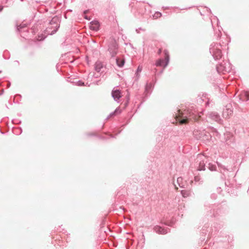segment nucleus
Returning a JSON list of instances; mask_svg holds the SVG:
<instances>
[{
  "label": "nucleus",
  "mask_w": 249,
  "mask_h": 249,
  "mask_svg": "<svg viewBox=\"0 0 249 249\" xmlns=\"http://www.w3.org/2000/svg\"><path fill=\"white\" fill-rule=\"evenodd\" d=\"M202 114V111H199L195 106H192L183 111L178 109L175 115V119L180 124H183L188 123L189 120H194L195 121H197Z\"/></svg>",
  "instance_id": "f257e3e1"
},
{
  "label": "nucleus",
  "mask_w": 249,
  "mask_h": 249,
  "mask_svg": "<svg viewBox=\"0 0 249 249\" xmlns=\"http://www.w3.org/2000/svg\"><path fill=\"white\" fill-rule=\"evenodd\" d=\"M208 130L206 129L195 130L193 132V135L194 137L198 140H201L206 142H210L212 137L210 131L211 130L213 133H217V132L216 130L213 128H208Z\"/></svg>",
  "instance_id": "f03ea898"
},
{
  "label": "nucleus",
  "mask_w": 249,
  "mask_h": 249,
  "mask_svg": "<svg viewBox=\"0 0 249 249\" xmlns=\"http://www.w3.org/2000/svg\"><path fill=\"white\" fill-rule=\"evenodd\" d=\"M227 45H222L220 43H213L210 47V53L215 60H219L222 57V51L226 48Z\"/></svg>",
  "instance_id": "7ed1b4c3"
},
{
  "label": "nucleus",
  "mask_w": 249,
  "mask_h": 249,
  "mask_svg": "<svg viewBox=\"0 0 249 249\" xmlns=\"http://www.w3.org/2000/svg\"><path fill=\"white\" fill-rule=\"evenodd\" d=\"M216 69L219 74H225L231 71V66L229 61L223 60L222 62L217 65Z\"/></svg>",
  "instance_id": "20e7f679"
},
{
  "label": "nucleus",
  "mask_w": 249,
  "mask_h": 249,
  "mask_svg": "<svg viewBox=\"0 0 249 249\" xmlns=\"http://www.w3.org/2000/svg\"><path fill=\"white\" fill-rule=\"evenodd\" d=\"M50 24L51 25L50 27H49L47 28V31H48L49 29H53L51 32L50 35H53L54 34L58 28H59V18L57 16H55L52 18L51 21H50Z\"/></svg>",
  "instance_id": "39448f33"
},
{
  "label": "nucleus",
  "mask_w": 249,
  "mask_h": 249,
  "mask_svg": "<svg viewBox=\"0 0 249 249\" xmlns=\"http://www.w3.org/2000/svg\"><path fill=\"white\" fill-rule=\"evenodd\" d=\"M207 158L203 154H198L196 158V163L198 164L197 170L204 171L205 170L206 164L207 163Z\"/></svg>",
  "instance_id": "423d86ee"
},
{
  "label": "nucleus",
  "mask_w": 249,
  "mask_h": 249,
  "mask_svg": "<svg viewBox=\"0 0 249 249\" xmlns=\"http://www.w3.org/2000/svg\"><path fill=\"white\" fill-rule=\"evenodd\" d=\"M164 53L165 55L164 59L160 58L157 60L155 64L156 66L165 68L168 65L169 62V54L166 50L164 51Z\"/></svg>",
  "instance_id": "0eeeda50"
},
{
  "label": "nucleus",
  "mask_w": 249,
  "mask_h": 249,
  "mask_svg": "<svg viewBox=\"0 0 249 249\" xmlns=\"http://www.w3.org/2000/svg\"><path fill=\"white\" fill-rule=\"evenodd\" d=\"M118 46L115 40H112L109 42L108 48V51L111 56L114 57L117 54Z\"/></svg>",
  "instance_id": "6e6552de"
},
{
  "label": "nucleus",
  "mask_w": 249,
  "mask_h": 249,
  "mask_svg": "<svg viewBox=\"0 0 249 249\" xmlns=\"http://www.w3.org/2000/svg\"><path fill=\"white\" fill-rule=\"evenodd\" d=\"M218 228L217 227H216L215 225L209 227V226L207 224L205 225L203 227L201 231V234L202 235L205 236L207 233H208V236H209L210 234H212L213 232H216Z\"/></svg>",
  "instance_id": "1a4fd4ad"
},
{
  "label": "nucleus",
  "mask_w": 249,
  "mask_h": 249,
  "mask_svg": "<svg viewBox=\"0 0 249 249\" xmlns=\"http://www.w3.org/2000/svg\"><path fill=\"white\" fill-rule=\"evenodd\" d=\"M17 30L22 37L25 38L28 36L27 34L28 33V30L26 24L21 23L19 25H18L17 26Z\"/></svg>",
  "instance_id": "9d476101"
},
{
  "label": "nucleus",
  "mask_w": 249,
  "mask_h": 249,
  "mask_svg": "<svg viewBox=\"0 0 249 249\" xmlns=\"http://www.w3.org/2000/svg\"><path fill=\"white\" fill-rule=\"evenodd\" d=\"M238 96L240 103L249 101V91H242Z\"/></svg>",
  "instance_id": "9b49d317"
},
{
  "label": "nucleus",
  "mask_w": 249,
  "mask_h": 249,
  "mask_svg": "<svg viewBox=\"0 0 249 249\" xmlns=\"http://www.w3.org/2000/svg\"><path fill=\"white\" fill-rule=\"evenodd\" d=\"M207 117L209 119H212L218 123H221V120L219 115L215 112H211L207 114Z\"/></svg>",
  "instance_id": "f8f14e48"
},
{
  "label": "nucleus",
  "mask_w": 249,
  "mask_h": 249,
  "mask_svg": "<svg viewBox=\"0 0 249 249\" xmlns=\"http://www.w3.org/2000/svg\"><path fill=\"white\" fill-rule=\"evenodd\" d=\"M154 231L159 233L161 234H164L169 231V229L167 228H164L160 226H156L154 228Z\"/></svg>",
  "instance_id": "ddd939ff"
},
{
  "label": "nucleus",
  "mask_w": 249,
  "mask_h": 249,
  "mask_svg": "<svg viewBox=\"0 0 249 249\" xmlns=\"http://www.w3.org/2000/svg\"><path fill=\"white\" fill-rule=\"evenodd\" d=\"M231 105H227L223 111V117L227 118L232 113V110L231 108Z\"/></svg>",
  "instance_id": "4468645a"
},
{
  "label": "nucleus",
  "mask_w": 249,
  "mask_h": 249,
  "mask_svg": "<svg viewBox=\"0 0 249 249\" xmlns=\"http://www.w3.org/2000/svg\"><path fill=\"white\" fill-rule=\"evenodd\" d=\"M225 142L228 146H231L234 143V138L233 135L227 134L225 136Z\"/></svg>",
  "instance_id": "2eb2a0df"
},
{
  "label": "nucleus",
  "mask_w": 249,
  "mask_h": 249,
  "mask_svg": "<svg viewBox=\"0 0 249 249\" xmlns=\"http://www.w3.org/2000/svg\"><path fill=\"white\" fill-rule=\"evenodd\" d=\"M111 95L114 100L118 102L122 96L121 91L119 89H113L112 91Z\"/></svg>",
  "instance_id": "dca6fc26"
},
{
  "label": "nucleus",
  "mask_w": 249,
  "mask_h": 249,
  "mask_svg": "<svg viewBox=\"0 0 249 249\" xmlns=\"http://www.w3.org/2000/svg\"><path fill=\"white\" fill-rule=\"evenodd\" d=\"M197 102L198 104H201L202 106H203L202 105V103H204V105L206 107L209 106V100L206 96L198 97V98L197 99Z\"/></svg>",
  "instance_id": "f3484780"
},
{
  "label": "nucleus",
  "mask_w": 249,
  "mask_h": 249,
  "mask_svg": "<svg viewBox=\"0 0 249 249\" xmlns=\"http://www.w3.org/2000/svg\"><path fill=\"white\" fill-rule=\"evenodd\" d=\"M89 28L90 30L97 31L99 30L100 28V23L97 20H93L90 22V25L89 26Z\"/></svg>",
  "instance_id": "a211bd4d"
},
{
  "label": "nucleus",
  "mask_w": 249,
  "mask_h": 249,
  "mask_svg": "<svg viewBox=\"0 0 249 249\" xmlns=\"http://www.w3.org/2000/svg\"><path fill=\"white\" fill-rule=\"evenodd\" d=\"M213 206H211L206 208V210L208 213L207 214L208 215H210L211 217H215L216 216L217 213H215V209L213 208Z\"/></svg>",
  "instance_id": "6ab92c4d"
},
{
  "label": "nucleus",
  "mask_w": 249,
  "mask_h": 249,
  "mask_svg": "<svg viewBox=\"0 0 249 249\" xmlns=\"http://www.w3.org/2000/svg\"><path fill=\"white\" fill-rule=\"evenodd\" d=\"M217 165L219 168V170L220 172L223 174L224 176V178H226V174L228 173V169H227L226 167L224 165H222L221 164L217 162Z\"/></svg>",
  "instance_id": "aec40b11"
},
{
  "label": "nucleus",
  "mask_w": 249,
  "mask_h": 249,
  "mask_svg": "<svg viewBox=\"0 0 249 249\" xmlns=\"http://www.w3.org/2000/svg\"><path fill=\"white\" fill-rule=\"evenodd\" d=\"M214 19H215L217 20V26H218L219 20L216 17H214L213 19H211V23H212V26H213V20H214ZM218 31L214 34V36L216 37L217 39L219 38L221 35V30L219 29V27H218Z\"/></svg>",
  "instance_id": "412c9836"
},
{
  "label": "nucleus",
  "mask_w": 249,
  "mask_h": 249,
  "mask_svg": "<svg viewBox=\"0 0 249 249\" xmlns=\"http://www.w3.org/2000/svg\"><path fill=\"white\" fill-rule=\"evenodd\" d=\"M142 70V65H139L136 71L135 74V81H138L140 78V73Z\"/></svg>",
  "instance_id": "4be33fe9"
},
{
  "label": "nucleus",
  "mask_w": 249,
  "mask_h": 249,
  "mask_svg": "<svg viewBox=\"0 0 249 249\" xmlns=\"http://www.w3.org/2000/svg\"><path fill=\"white\" fill-rule=\"evenodd\" d=\"M116 62L117 66L120 68L123 67L124 64V60L118 57L116 58Z\"/></svg>",
  "instance_id": "5701e85b"
},
{
  "label": "nucleus",
  "mask_w": 249,
  "mask_h": 249,
  "mask_svg": "<svg viewBox=\"0 0 249 249\" xmlns=\"http://www.w3.org/2000/svg\"><path fill=\"white\" fill-rule=\"evenodd\" d=\"M177 183L178 186L181 188H185V184L183 182V178L181 177H179L177 179Z\"/></svg>",
  "instance_id": "b1692460"
},
{
  "label": "nucleus",
  "mask_w": 249,
  "mask_h": 249,
  "mask_svg": "<svg viewBox=\"0 0 249 249\" xmlns=\"http://www.w3.org/2000/svg\"><path fill=\"white\" fill-rule=\"evenodd\" d=\"M102 68V65L101 62H96L95 64V70L98 72H99L101 69Z\"/></svg>",
  "instance_id": "393cba45"
},
{
  "label": "nucleus",
  "mask_w": 249,
  "mask_h": 249,
  "mask_svg": "<svg viewBox=\"0 0 249 249\" xmlns=\"http://www.w3.org/2000/svg\"><path fill=\"white\" fill-rule=\"evenodd\" d=\"M121 113V110L117 108L113 112H111L110 115L107 118V119H108L109 117H111L112 116H115V115L120 113Z\"/></svg>",
  "instance_id": "a878e982"
},
{
  "label": "nucleus",
  "mask_w": 249,
  "mask_h": 249,
  "mask_svg": "<svg viewBox=\"0 0 249 249\" xmlns=\"http://www.w3.org/2000/svg\"><path fill=\"white\" fill-rule=\"evenodd\" d=\"M207 166L208 168V169L211 171H213L216 170V167L215 164H213L211 163H208V165Z\"/></svg>",
  "instance_id": "bb28decb"
},
{
  "label": "nucleus",
  "mask_w": 249,
  "mask_h": 249,
  "mask_svg": "<svg viewBox=\"0 0 249 249\" xmlns=\"http://www.w3.org/2000/svg\"><path fill=\"white\" fill-rule=\"evenodd\" d=\"M76 85L78 86H87L89 87L90 86V84H89L87 82L86 84L84 82H83L81 80H79L77 82H76Z\"/></svg>",
  "instance_id": "cd10ccee"
},
{
  "label": "nucleus",
  "mask_w": 249,
  "mask_h": 249,
  "mask_svg": "<svg viewBox=\"0 0 249 249\" xmlns=\"http://www.w3.org/2000/svg\"><path fill=\"white\" fill-rule=\"evenodd\" d=\"M181 194L182 195L183 197H187L188 196H189L190 192L187 190H181Z\"/></svg>",
  "instance_id": "c85d7f7f"
},
{
  "label": "nucleus",
  "mask_w": 249,
  "mask_h": 249,
  "mask_svg": "<svg viewBox=\"0 0 249 249\" xmlns=\"http://www.w3.org/2000/svg\"><path fill=\"white\" fill-rule=\"evenodd\" d=\"M194 180L196 182H198L199 184H201L203 181L202 178L199 176H195Z\"/></svg>",
  "instance_id": "c756f323"
},
{
  "label": "nucleus",
  "mask_w": 249,
  "mask_h": 249,
  "mask_svg": "<svg viewBox=\"0 0 249 249\" xmlns=\"http://www.w3.org/2000/svg\"><path fill=\"white\" fill-rule=\"evenodd\" d=\"M152 84L151 83L146 84L145 86V91L148 92L152 88Z\"/></svg>",
  "instance_id": "7c9ffc66"
},
{
  "label": "nucleus",
  "mask_w": 249,
  "mask_h": 249,
  "mask_svg": "<svg viewBox=\"0 0 249 249\" xmlns=\"http://www.w3.org/2000/svg\"><path fill=\"white\" fill-rule=\"evenodd\" d=\"M162 15L161 13L159 12H157L153 15V18L156 19L160 17Z\"/></svg>",
  "instance_id": "2f4dec72"
},
{
  "label": "nucleus",
  "mask_w": 249,
  "mask_h": 249,
  "mask_svg": "<svg viewBox=\"0 0 249 249\" xmlns=\"http://www.w3.org/2000/svg\"><path fill=\"white\" fill-rule=\"evenodd\" d=\"M14 133L17 134V135L20 134L22 132V129H21V128H16L14 130Z\"/></svg>",
  "instance_id": "473e14b6"
},
{
  "label": "nucleus",
  "mask_w": 249,
  "mask_h": 249,
  "mask_svg": "<svg viewBox=\"0 0 249 249\" xmlns=\"http://www.w3.org/2000/svg\"><path fill=\"white\" fill-rule=\"evenodd\" d=\"M140 30H142V31H145L144 29H142V28H138V29H136V32L138 34H139L140 33Z\"/></svg>",
  "instance_id": "72a5a7b5"
},
{
  "label": "nucleus",
  "mask_w": 249,
  "mask_h": 249,
  "mask_svg": "<svg viewBox=\"0 0 249 249\" xmlns=\"http://www.w3.org/2000/svg\"><path fill=\"white\" fill-rule=\"evenodd\" d=\"M3 9V6L0 4V12L2 11Z\"/></svg>",
  "instance_id": "f704fd0d"
},
{
  "label": "nucleus",
  "mask_w": 249,
  "mask_h": 249,
  "mask_svg": "<svg viewBox=\"0 0 249 249\" xmlns=\"http://www.w3.org/2000/svg\"><path fill=\"white\" fill-rule=\"evenodd\" d=\"M9 2V0H5V1L4 2V1H2V3H4V4H6V3H8Z\"/></svg>",
  "instance_id": "c9c22d12"
},
{
  "label": "nucleus",
  "mask_w": 249,
  "mask_h": 249,
  "mask_svg": "<svg viewBox=\"0 0 249 249\" xmlns=\"http://www.w3.org/2000/svg\"><path fill=\"white\" fill-rule=\"evenodd\" d=\"M161 53V49H160L158 51V53L159 54H160V53Z\"/></svg>",
  "instance_id": "e433bc0d"
},
{
  "label": "nucleus",
  "mask_w": 249,
  "mask_h": 249,
  "mask_svg": "<svg viewBox=\"0 0 249 249\" xmlns=\"http://www.w3.org/2000/svg\"><path fill=\"white\" fill-rule=\"evenodd\" d=\"M109 138H114V136H113L112 134H109Z\"/></svg>",
  "instance_id": "4c0bfd02"
},
{
  "label": "nucleus",
  "mask_w": 249,
  "mask_h": 249,
  "mask_svg": "<svg viewBox=\"0 0 249 249\" xmlns=\"http://www.w3.org/2000/svg\"><path fill=\"white\" fill-rule=\"evenodd\" d=\"M10 85L11 83L9 82H8V83H7V87L9 88L10 86Z\"/></svg>",
  "instance_id": "58836bf2"
},
{
  "label": "nucleus",
  "mask_w": 249,
  "mask_h": 249,
  "mask_svg": "<svg viewBox=\"0 0 249 249\" xmlns=\"http://www.w3.org/2000/svg\"><path fill=\"white\" fill-rule=\"evenodd\" d=\"M215 195H212V197H213L214 198H215Z\"/></svg>",
  "instance_id": "ea45409f"
},
{
  "label": "nucleus",
  "mask_w": 249,
  "mask_h": 249,
  "mask_svg": "<svg viewBox=\"0 0 249 249\" xmlns=\"http://www.w3.org/2000/svg\"><path fill=\"white\" fill-rule=\"evenodd\" d=\"M84 18H86V19H87L89 20V19L87 16H85V17H84Z\"/></svg>",
  "instance_id": "a19ab883"
},
{
  "label": "nucleus",
  "mask_w": 249,
  "mask_h": 249,
  "mask_svg": "<svg viewBox=\"0 0 249 249\" xmlns=\"http://www.w3.org/2000/svg\"><path fill=\"white\" fill-rule=\"evenodd\" d=\"M11 3H9V4H8L7 5H6V7H8L9 5H11Z\"/></svg>",
  "instance_id": "79ce46f5"
},
{
  "label": "nucleus",
  "mask_w": 249,
  "mask_h": 249,
  "mask_svg": "<svg viewBox=\"0 0 249 249\" xmlns=\"http://www.w3.org/2000/svg\"><path fill=\"white\" fill-rule=\"evenodd\" d=\"M137 13H138L139 14H142L141 12H140V11H138V12H137Z\"/></svg>",
  "instance_id": "37998d69"
},
{
  "label": "nucleus",
  "mask_w": 249,
  "mask_h": 249,
  "mask_svg": "<svg viewBox=\"0 0 249 249\" xmlns=\"http://www.w3.org/2000/svg\"><path fill=\"white\" fill-rule=\"evenodd\" d=\"M168 225L169 226H172V224L171 223L170 224H168Z\"/></svg>",
  "instance_id": "c03bdc74"
},
{
  "label": "nucleus",
  "mask_w": 249,
  "mask_h": 249,
  "mask_svg": "<svg viewBox=\"0 0 249 249\" xmlns=\"http://www.w3.org/2000/svg\"><path fill=\"white\" fill-rule=\"evenodd\" d=\"M87 11H84V13H85V14L87 13Z\"/></svg>",
  "instance_id": "a18cd8bd"
},
{
  "label": "nucleus",
  "mask_w": 249,
  "mask_h": 249,
  "mask_svg": "<svg viewBox=\"0 0 249 249\" xmlns=\"http://www.w3.org/2000/svg\"><path fill=\"white\" fill-rule=\"evenodd\" d=\"M208 10H209L210 12H211L210 9H209Z\"/></svg>",
  "instance_id": "49530a36"
},
{
  "label": "nucleus",
  "mask_w": 249,
  "mask_h": 249,
  "mask_svg": "<svg viewBox=\"0 0 249 249\" xmlns=\"http://www.w3.org/2000/svg\"><path fill=\"white\" fill-rule=\"evenodd\" d=\"M202 240H204L205 238H202Z\"/></svg>",
  "instance_id": "de8ad7c7"
},
{
  "label": "nucleus",
  "mask_w": 249,
  "mask_h": 249,
  "mask_svg": "<svg viewBox=\"0 0 249 249\" xmlns=\"http://www.w3.org/2000/svg\"><path fill=\"white\" fill-rule=\"evenodd\" d=\"M20 0V1H23V0Z\"/></svg>",
  "instance_id": "09e8293b"
},
{
  "label": "nucleus",
  "mask_w": 249,
  "mask_h": 249,
  "mask_svg": "<svg viewBox=\"0 0 249 249\" xmlns=\"http://www.w3.org/2000/svg\"><path fill=\"white\" fill-rule=\"evenodd\" d=\"M1 72V71H0V73Z\"/></svg>",
  "instance_id": "8fccbe9b"
}]
</instances>
